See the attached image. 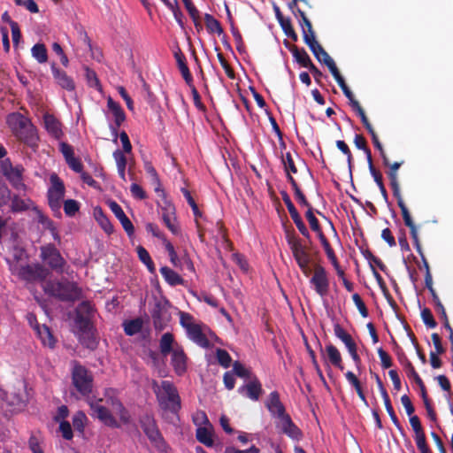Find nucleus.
I'll use <instances>...</instances> for the list:
<instances>
[{"mask_svg": "<svg viewBox=\"0 0 453 453\" xmlns=\"http://www.w3.org/2000/svg\"><path fill=\"white\" fill-rule=\"evenodd\" d=\"M160 273L165 280L173 287L182 285L184 282V280L175 271L169 268L168 266L161 267Z\"/></svg>", "mask_w": 453, "mask_h": 453, "instance_id": "obj_32", "label": "nucleus"}, {"mask_svg": "<svg viewBox=\"0 0 453 453\" xmlns=\"http://www.w3.org/2000/svg\"><path fill=\"white\" fill-rule=\"evenodd\" d=\"M94 378L91 372L83 365L75 364L72 371V383L78 393L88 400L93 399L90 395L93 390Z\"/></svg>", "mask_w": 453, "mask_h": 453, "instance_id": "obj_4", "label": "nucleus"}, {"mask_svg": "<svg viewBox=\"0 0 453 453\" xmlns=\"http://www.w3.org/2000/svg\"><path fill=\"white\" fill-rule=\"evenodd\" d=\"M310 284L319 296L324 297L327 296L330 282L328 273L324 266L319 264L314 265L313 273L310 279Z\"/></svg>", "mask_w": 453, "mask_h": 453, "instance_id": "obj_7", "label": "nucleus"}, {"mask_svg": "<svg viewBox=\"0 0 453 453\" xmlns=\"http://www.w3.org/2000/svg\"><path fill=\"white\" fill-rule=\"evenodd\" d=\"M20 273L27 280H43L45 278V273L42 266L27 265L22 267Z\"/></svg>", "mask_w": 453, "mask_h": 453, "instance_id": "obj_31", "label": "nucleus"}, {"mask_svg": "<svg viewBox=\"0 0 453 453\" xmlns=\"http://www.w3.org/2000/svg\"><path fill=\"white\" fill-rule=\"evenodd\" d=\"M217 58H218L222 68L224 69L226 76L229 79L234 80L235 78V73H234V69L230 66V65L227 63V61L226 60L224 55L221 52H218Z\"/></svg>", "mask_w": 453, "mask_h": 453, "instance_id": "obj_58", "label": "nucleus"}, {"mask_svg": "<svg viewBox=\"0 0 453 453\" xmlns=\"http://www.w3.org/2000/svg\"><path fill=\"white\" fill-rule=\"evenodd\" d=\"M80 210V203L74 199H67L64 202V211L66 216L73 217Z\"/></svg>", "mask_w": 453, "mask_h": 453, "instance_id": "obj_49", "label": "nucleus"}, {"mask_svg": "<svg viewBox=\"0 0 453 453\" xmlns=\"http://www.w3.org/2000/svg\"><path fill=\"white\" fill-rule=\"evenodd\" d=\"M32 56L41 64L48 60L47 49L42 43H36L33 46Z\"/></svg>", "mask_w": 453, "mask_h": 453, "instance_id": "obj_43", "label": "nucleus"}, {"mask_svg": "<svg viewBox=\"0 0 453 453\" xmlns=\"http://www.w3.org/2000/svg\"><path fill=\"white\" fill-rule=\"evenodd\" d=\"M107 107L111 111L114 122L117 126H121L126 120V113L122 109L121 105L115 102L111 96L107 99Z\"/></svg>", "mask_w": 453, "mask_h": 453, "instance_id": "obj_28", "label": "nucleus"}, {"mask_svg": "<svg viewBox=\"0 0 453 453\" xmlns=\"http://www.w3.org/2000/svg\"><path fill=\"white\" fill-rule=\"evenodd\" d=\"M45 294L63 302H74L81 298L82 291L76 283L65 281H45L43 286Z\"/></svg>", "mask_w": 453, "mask_h": 453, "instance_id": "obj_2", "label": "nucleus"}, {"mask_svg": "<svg viewBox=\"0 0 453 453\" xmlns=\"http://www.w3.org/2000/svg\"><path fill=\"white\" fill-rule=\"evenodd\" d=\"M196 440L207 447L213 445V440L211 431L204 426H199L196 432Z\"/></svg>", "mask_w": 453, "mask_h": 453, "instance_id": "obj_39", "label": "nucleus"}, {"mask_svg": "<svg viewBox=\"0 0 453 453\" xmlns=\"http://www.w3.org/2000/svg\"><path fill=\"white\" fill-rule=\"evenodd\" d=\"M397 356L400 364L406 370V373L409 378H412L414 381H416L417 379H421L418 373L416 372L413 365L411 364V362L409 360V358L406 357L403 350L399 351L397 353Z\"/></svg>", "mask_w": 453, "mask_h": 453, "instance_id": "obj_33", "label": "nucleus"}, {"mask_svg": "<svg viewBox=\"0 0 453 453\" xmlns=\"http://www.w3.org/2000/svg\"><path fill=\"white\" fill-rule=\"evenodd\" d=\"M377 352L383 369H388L393 365L392 358L388 352H386L382 348H379Z\"/></svg>", "mask_w": 453, "mask_h": 453, "instance_id": "obj_61", "label": "nucleus"}, {"mask_svg": "<svg viewBox=\"0 0 453 453\" xmlns=\"http://www.w3.org/2000/svg\"><path fill=\"white\" fill-rule=\"evenodd\" d=\"M281 198L284 202V203L287 206V209L290 214L291 219L299 215V212L297 211L296 208L295 207L294 203H292L288 194L286 191L280 192Z\"/></svg>", "mask_w": 453, "mask_h": 453, "instance_id": "obj_59", "label": "nucleus"}, {"mask_svg": "<svg viewBox=\"0 0 453 453\" xmlns=\"http://www.w3.org/2000/svg\"><path fill=\"white\" fill-rule=\"evenodd\" d=\"M352 300H353L355 305L357 306L358 311L360 312L361 316L363 318L368 317V315H369L368 310L365 306V303L362 300L361 296L357 293H355L352 296Z\"/></svg>", "mask_w": 453, "mask_h": 453, "instance_id": "obj_60", "label": "nucleus"}, {"mask_svg": "<svg viewBox=\"0 0 453 453\" xmlns=\"http://www.w3.org/2000/svg\"><path fill=\"white\" fill-rule=\"evenodd\" d=\"M41 257L52 270L58 273L63 272L64 266L66 264L65 260L53 244L42 246L41 248Z\"/></svg>", "mask_w": 453, "mask_h": 453, "instance_id": "obj_9", "label": "nucleus"}, {"mask_svg": "<svg viewBox=\"0 0 453 453\" xmlns=\"http://www.w3.org/2000/svg\"><path fill=\"white\" fill-rule=\"evenodd\" d=\"M238 392L252 401H257L263 393V389L260 381L257 377H255L247 384L240 387L238 388Z\"/></svg>", "mask_w": 453, "mask_h": 453, "instance_id": "obj_20", "label": "nucleus"}, {"mask_svg": "<svg viewBox=\"0 0 453 453\" xmlns=\"http://www.w3.org/2000/svg\"><path fill=\"white\" fill-rule=\"evenodd\" d=\"M421 318L424 324L429 328H434L437 323L432 314V311L428 308H424L421 311Z\"/></svg>", "mask_w": 453, "mask_h": 453, "instance_id": "obj_56", "label": "nucleus"}, {"mask_svg": "<svg viewBox=\"0 0 453 453\" xmlns=\"http://www.w3.org/2000/svg\"><path fill=\"white\" fill-rule=\"evenodd\" d=\"M305 217L310 224L311 229L314 231L317 234V235L319 234V233H323L319 223V220L315 217L312 207L307 210Z\"/></svg>", "mask_w": 453, "mask_h": 453, "instance_id": "obj_48", "label": "nucleus"}, {"mask_svg": "<svg viewBox=\"0 0 453 453\" xmlns=\"http://www.w3.org/2000/svg\"><path fill=\"white\" fill-rule=\"evenodd\" d=\"M95 218L105 233L110 234L113 232L114 228L112 224L104 215L101 208L95 210Z\"/></svg>", "mask_w": 453, "mask_h": 453, "instance_id": "obj_40", "label": "nucleus"}, {"mask_svg": "<svg viewBox=\"0 0 453 453\" xmlns=\"http://www.w3.org/2000/svg\"><path fill=\"white\" fill-rule=\"evenodd\" d=\"M336 146L344 155H346L348 165L349 171H351L353 157L348 144L344 141L339 140L336 142Z\"/></svg>", "mask_w": 453, "mask_h": 453, "instance_id": "obj_57", "label": "nucleus"}, {"mask_svg": "<svg viewBox=\"0 0 453 453\" xmlns=\"http://www.w3.org/2000/svg\"><path fill=\"white\" fill-rule=\"evenodd\" d=\"M24 168L21 165L4 166L3 168V174L5 176L11 186L18 192H26L27 189V185L23 180Z\"/></svg>", "mask_w": 453, "mask_h": 453, "instance_id": "obj_11", "label": "nucleus"}, {"mask_svg": "<svg viewBox=\"0 0 453 453\" xmlns=\"http://www.w3.org/2000/svg\"><path fill=\"white\" fill-rule=\"evenodd\" d=\"M299 24L302 27V33L303 37V42L310 49H314L319 46L317 45V40L315 37V32L312 28L311 22L307 18V16H303V19H299Z\"/></svg>", "mask_w": 453, "mask_h": 453, "instance_id": "obj_21", "label": "nucleus"}, {"mask_svg": "<svg viewBox=\"0 0 453 453\" xmlns=\"http://www.w3.org/2000/svg\"><path fill=\"white\" fill-rule=\"evenodd\" d=\"M94 309L89 301L81 302L76 308V315H81L83 318H89L91 319Z\"/></svg>", "mask_w": 453, "mask_h": 453, "instance_id": "obj_47", "label": "nucleus"}, {"mask_svg": "<svg viewBox=\"0 0 453 453\" xmlns=\"http://www.w3.org/2000/svg\"><path fill=\"white\" fill-rule=\"evenodd\" d=\"M287 242L293 256L307 248V246L302 242V240L295 234H288Z\"/></svg>", "mask_w": 453, "mask_h": 453, "instance_id": "obj_41", "label": "nucleus"}, {"mask_svg": "<svg viewBox=\"0 0 453 453\" xmlns=\"http://www.w3.org/2000/svg\"><path fill=\"white\" fill-rule=\"evenodd\" d=\"M136 251L139 259L147 266L149 272L153 273L155 272V265L147 250L144 247L139 245L136 248Z\"/></svg>", "mask_w": 453, "mask_h": 453, "instance_id": "obj_42", "label": "nucleus"}, {"mask_svg": "<svg viewBox=\"0 0 453 453\" xmlns=\"http://www.w3.org/2000/svg\"><path fill=\"white\" fill-rule=\"evenodd\" d=\"M398 206L401 209V212H402V216H403L404 224L410 229V234L411 235V238L414 241V244L416 246L417 251L419 254H421L422 250H421V246H420L419 240H418V237L417 226H416L415 223L412 220L411 213H410V211H409V210H408V208H407V206H406L404 202L399 201V205Z\"/></svg>", "mask_w": 453, "mask_h": 453, "instance_id": "obj_16", "label": "nucleus"}, {"mask_svg": "<svg viewBox=\"0 0 453 453\" xmlns=\"http://www.w3.org/2000/svg\"><path fill=\"white\" fill-rule=\"evenodd\" d=\"M37 334L44 346H48L50 348H54L55 346V339L53 337V334H51L50 328L42 325V326H36Z\"/></svg>", "mask_w": 453, "mask_h": 453, "instance_id": "obj_34", "label": "nucleus"}, {"mask_svg": "<svg viewBox=\"0 0 453 453\" xmlns=\"http://www.w3.org/2000/svg\"><path fill=\"white\" fill-rule=\"evenodd\" d=\"M111 405L119 415L120 421L123 424H128L131 420V416L123 403L119 399H111Z\"/></svg>", "mask_w": 453, "mask_h": 453, "instance_id": "obj_37", "label": "nucleus"}, {"mask_svg": "<svg viewBox=\"0 0 453 453\" xmlns=\"http://www.w3.org/2000/svg\"><path fill=\"white\" fill-rule=\"evenodd\" d=\"M279 23H280L283 32L285 33V35L288 37H289L291 40H293L294 42H296L298 39V36L292 26L291 19L289 18H287L284 20L280 19Z\"/></svg>", "mask_w": 453, "mask_h": 453, "instance_id": "obj_46", "label": "nucleus"}, {"mask_svg": "<svg viewBox=\"0 0 453 453\" xmlns=\"http://www.w3.org/2000/svg\"><path fill=\"white\" fill-rule=\"evenodd\" d=\"M151 318L156 331L164 330L171 319L167 308L161 303H156L153 311H151Z\"/></svg>", "mask_w": 453, "mask_h": 453, "instance_id": "obj_13", "label": "nucleus"}, {"mask_svg": "<svg viewBox=\"0 0 453 453\" xmlns=\"http://www.w3.org/2000/svg\"><path fill=\"white\" fill-rule=\"evenodd\" d=\"M6 123L12 133L29 147H37L39 137L31 121L19 112H12L7 116Z\"/></svg>", "mask_w": 453, "mask_h": 453, "instance_id": "obj_1", "label": "nucleus"}, {"mask_svg": "<svg viewBox=\"0 0 453 453\" xmlns=\"http://www.w3.org/2000/svg\"><path fill=\"white\" fill-rule=\"evenodd\" d=\"M288 182L290 183V185L294 190L295 196H296V200L298 201V203L301 205L307 207V210L311 208L312 207L311 204L306 199L304 194L300 189L296 180L294 179L293 176H288Z\"/></svg>", "mask_w": 453, "mask_h": 453, "instance_id": "obj_38", "label": "nucleus"}, {"mask_svg": "<svg viewBox=\"0 0 453 453\" xmlns=\"http://www.w3.org/2000/svg\"><path fill=\"white\" fill-rule=\"evenodd\" d=\"M172 354L171 364L175 373L179 376L183 375L187 371V355L182 346H175V349Z\"/></svg>", "mask_w": 453, "mask_h": 453, "instance_id": "obj_17", "label": "nucleus"}, {"mask_svg": "<svg viewBox=\"0 0 453 453\" xmlns=\"http://www.w3.org/2000/svg\"><path fill=\"white\" fill-rule=\"evenodd\" d=\"M369 134L372 137V141L374 147L380 151V157H382L383 164L388 165V157L387 156V154L383 149V146L379 140V137H378L376 132L372 131Z\"/></svg>", "mask_w": 453, "mask_h": 453, "instance_id": "obj_54", "label": "nucleus"}, {"mask_svg": "<svg viewBox=\"0 0 453 453\" xmlns=\"http://www.w3.org/2000/svg\"><path fill=\"white\" fill-rule=\"evenodd\" d=\"M188 338L196 343L198 346L207 349L210 347V342L206 335L203 333L201 326L198 324L190 326L187 331Z\"/></svg>", "mask_w": 453, "mask_h": 453, "instance_id": "obj_24", "label": "nucleus"}, {"mask_svg": "<svg viewBox=\"0 0 453 453\" xmlns=\"http://www.w3.org/2000/svg\"><path fill=\"white\" fill-rule=\"evenodd\" d=\"M289 50L293 54L296 61L303 67L309 68L313 63L303 48H298L296 45H293Z\"/></svg>", "mask_w": 453, "mask_h": 453, "instance_id": "obj_30", "label": "nucleus"}, {"mask_svg": "<svg viewBox=\"0 0 453 453\" xmlns=\"http://www.w3.org/2000/svg\"><path fill=\"white\" fill-rule=\"evenodd\" d=\"M234 373L240 378H250V372L246 369L239 361L233 364Z\"/></svg>", "mask_w": 453, "mask_h": 453, "instance_id": "obj_62", "label": "nucleus"}, {"mask_svg": "<svg viewBox=\"0 0 453 453\" xmlns=\"http://www.w3.org/2000/svg\"><path fill=\"white\" fill-rule=\"evenodd\" d=\"M102 401V399L96 400V398L88 400V403L92 411L91 415L98 418L102 423L109 427L119 428V422H118V420L113 417L109 409L101 404Z\"/></svg>", "mask_w": 453, "mask_h": 453, "instance_id": "obj_8", "label": "nucleus"}, {"mask_svg": "<svg viewBox=\"0 0 453 453\" xmlns=\"http://www.w3.org/2000/svg\"><path fill=\"white\" fill-rule=\"evenodd\" d=\"M11 211L13 213L26 211L30 209L32 200L28 197H22L19 195H11Z\"/></svg>", "mask_w": 453, "mask_h": 453, "instance_id": "obj_27", "label": "nucleus"}, {"mask_svg": "<svg viewBox=\"0 0 453 453\" xmlns=\"http://www.w3.org/2000/svg\"><path fill=\"white\" fill-rule=\"evenodd\" d=\"M175 346L180 345L175 342L172 333L167 332L162 334L159 340V350L164 357L173 353L175 349Z\"/></svg>", "mask_w": 453, "mask_h": 453, "instance_id": "obj_26", "label": "nucleus"}, {"mask_svg": "<svg viewBox=\"0 0 453 453\" xmlns=\"http://www.w3.org/2000/svg\"><path fill=\"white\" fill-rule=\"evenodd\" d=\"M42 439L36 434H31L28 440V447L33 453H44L42 447Z\"/></svg>", "mask_w": 453, "mask_h": 453, "instance_id": "obj_52", "label": "nucleus"}, {"mask_svg": "<svg viewBox=\"0 0 453 453\" xmlns=\"http://www.w3.org/2000/svg\"><path fill=\"white\" fill-rule=\"evenodd\" d=\"M334 335L340 339L347 348L352 360L356 365L361 364V358L357 353V346L352 336L338 323L334 326Z\"/></svg>", "mask_w": 453, "mask_h": 453, "instance_id": "obj_10", "label": "nucleus"}, {"mask_svg": "<svg viewBox=\"0 0 453 453\" xmlns=\"http://www.w3.org/2000/svg\"><path fill=\"white\" fill-rule=\"evenodd\" d=\"M108 205L115 215V217L119 220L122 227L129 237H132L134 234V226L128 217L124 212L121 206L115 201H110Z\"/></svg>", "mask_w": 453, "mask_h": 453, "instance_id": "obj_14", "label": "nucleus"}, {"mask_svg": "<svg viewBox=\"0 0 453 453\" xmlns=\"http://www.w3.org/2000/svg\"><path fill=\"white\" fill-rule=\"evenodd\" d=\"M282 164L284 165V169L287 173V179L288 180V176H292L291 173H296L297 168L295 165L294 159L290 152H287L284 156H282Z\"/></svg>", "mask_w": 453, "mask_h": 453, "instance_id": "obj_45", "label": "nucleus"}, {"mask_svg": "<svg viewBox=\"0 0 453 453\" xmlns=\"http://www.w3.org/2000/svg\"><path fill=\"white\" fill-rule=\"evenodd\" d=\"M75 326L78 328L80 338L81 339L84 336H87L88 341V342H83L87 347L94 348L96 346V342L94 339L90 337L91 331V322L89 318H83L81 315H76L74 319Z\"/></svg>", "mask_w": 453, "mask_h": 453, "instance_id": "obj_19", "label": "nucleus"}, {"mask_svg": "<svg viewBox=\"0 0 453 453\" xmlns=\"http://www.w3.org/2000/svg\"><path fill=\"white\" fill-rule=\"evenodd\" d=\"M276 426L292 440L300 441L303 438L301 429L293 422L288 414L279 418Z\"/></svg>", "mask_w": 453, "mask_h": 453, "instance_id": "obj_12", "label": "nucleus"}, {"mask_svg": "<svg viewBox=\"0 0 453 453\" xmlns=\"http://www.w3.org/2000/svg\"><path fill=\"white\" fill-rule=\"evenodd\" d=\"M11 200V189L0 180V208L7 205Z\"/></svg>", "mask_w": 453, "mask_h": 453, "instance_id": "obj_50", "label": "nucleus"}, {"mask_svg": "<svg viewBox=\"0 0 453 453\" xmlns=\"http://www.w3.org/2000/svg\"><path fill=\"white\" fill-rule=\"evenodd\" d=\"M216 357L219 364L221 366L224 368H228L230 366L232 358L226 350L223 349H218L216 350Z\"/></svg>", "mask_w": 453, "mask_h": 453, "instance_id": "obj_53", "label": "nucleus"}, {"mask_svg": "<svg viewBox=\"0 0 453 453\" xmlns=\"http://www.w3.org/2000/svg\"><path fill=\"white\" fill-rule=\"evenodd\" d=\"M318 237L321 242V245L323 246V248L325 250L326 255L327 258L329 259V261L332 264H336L337 257H336L334 250L332 249L328 240L325 236L324 233H319V234H318Z\"/></svg>", "mask_w": 453, "mask_h": 453, "instance_id": "obj_44", "label": "nucleus"}, {"mask_svg": "<svg viewBox=\"0 0 453 453\" xmlns=\"http://www.w3.org/2000/svg\"><path fill=\"white\" fill-rule=\"evenodd\" d=\"M143 322L140 318L127 320L123 323L124 332L128 336H133L142 329Z\"/></svg>", "mask_w": 453, "mask_h": 453, "instance_id": "obj_35", "label": "nucleus"}, {"mask_svg": "<svg viewBox=\"0 0 453 453\" xmlns=\"http://www.w3.org/2000/svg\"><path fill=\"white\" fill-rule=\"evenodd\" d=\"M296 264H302V263H311V255L309 252L308 247L303 250L302 251H299L296 255L293 256Z\"/></svg>", "mask_w": 453, "mask_h": 453, "instance_id": "obj_64", "label": "nucleus"}, {"mask_svg": "<svg viewBox=\"0 0 453 453\" xmlns=\"http://www.w3.org/2000/svg\"><path fill=\"white\" fill-rule=\"evenodd\" d=\"M181 191H182L183 196L186 198L188 203L190 205V207L192 209V211L194 213L196 220H197L198 218L202 217V213L199 211L198 205L196 204V201L194 200L190 192L188 189L182 188Z\"/></svg>", "mask_w": 453, "mask_h": 453, "instance_id": "obj_51", "label": "nucleus"}, {"mask_svg": "<svg viewBox=\"0 0 453 453\" xmlns=\"http://www.w3.org/2000/svg\"><path fill=\"white\" fill-rule=\"evenodd\" d=\"M265 406L272 416L278 419L288 414L277 391L270 393Z\"/></svg>", "mask_w": 453, "mask_h": 453, "instance_id": "obj_18", "label": "nucleus"}, {"mask_svg": "<svg viewBox=\"0 0 453 453\" xmlns=\"http://www.w3.org/2000/svg\"><path fill=\"white\" fill-rule=\"evenodd\" d=\"M174 58L177 62L178 68L183 79L185 80L187 85H191V82L193 81V77L187 65L186 57L180 48H178V50L174 51Z\"/></svg>", "mask_w": 453, "mask_h": 453, "instance_id": "obj_25", "label": "nucleus"}, {"mask_svg": "<svg viewBox=\"0 0 453 453\" xmlns=\"http://www.w3.org/2000/svg\"><path fill=\"white\" fill-rule=\"evenodd\" d=\"M14 2L16 5L24 6L32 13H37L39 12L38 5L35 0H14Z\"/></svg>", "mask_w": 453, "mask_h": 453, "instance_id": "obj_63", "label": "nucleus"}, {"mask_svg": "<svg viewBox=\"0 0 453 453\" xmlns=\"http://www.w3.org/2000/svg\"><path fill=\"white\" fill-rule=\"evenodd\" d=\"M204 22L208 33L218 34L219 35L224 34L220 22L218 19H216L212 15L205 13Z\"/></svg>", "mask_w": 453, "mask_h": 453, "instance_id": "obj_36", "label": "nucleus"}, {"mask_svg": "<svg viewBox=\"0 0 453 453\" xmlns=\"http://www.w3.org/2000/svg\"><path fill=\"white\" fill-rule=\"evenodd\" d=\"M403 162L402 161V162H395V163L391 164L390 161L388 160V165H385L386 166H388L389 168L387 173H388V179L390 180V186H391V188L393 191V196L397 200V205H399V201L404 202L403 199V196L401 195L398 176H397V171L400 168V166L403 165Z\"/></svg>", "mask_w": 453, "mask_h": 453, "instance_id": "obj_15", "label": "nucleus"}, {"mask_svg": "<svg viewBox=\"0 0 453 453\" xmlns=\"http://www.w3.org/2000/svg\"><path fill=\"white\" fill-rule=\"evenodd\" d=\"M51 71L56 82L62 88L67 91H73L75 89V83L73 80L68 76L65 71L58 68L54 63L51 65Z\"/></svg>", "mask_w": 453, "mask_h": 453, "instance_id": "obj_23", "label": "nucleus"}, {"mask_svg": "<svg viewBox=\"0 0 453 453\" xmlns=\"http://www.w3.org/2000/svg\"><path fill=\"white\" fill-rule=\"evenodd\" d=\"M159 406L177 414L181 408L180 397L174 384L169 380H163L161 386L154 390Z\"/></svg>", "mask_w": 453, "mask_h": 453, "instance_id": "obj_3", "label": "nucleus"}, {"mask_svg": "<svg viewBox=\"0 0 453 453\" xmlns=\"http://www.w3.org/2000/svg\"><path fill=\"white\" fill-rule=\"evenodd\" d=\"M140 425L152 446L158 452L166 453L168 449V444L159 431L155 419L149 415H145L140 418Z\"/></svg>", "mask_w": 453, "mask_h": 453, "instance_id": "obj_5", "label": "nucleus"}, {"mask_svg": "<svg viewBox=\"0 0 453 453\" xmlns=\"http://www.w3.org/2000/svg\"><path fill=\"white\" fill-rule=\"evenodd\" d=\"M50 182L51 187L48 189L47 192L48 203L54 215L60 217V209L65 193V185L57 174H52L50 176Z\"/></svg>", "mask_w": 453, "mask_h": 453, "instance_id": "obj_6", "label": "nucleus"}, {"mask_svg": "<svg viewBox=\"0 0 453 453\" xmlns=\"http://www.w3.org/2000/svg\"><path fill=\"white\" fill-rule=\"evenodd\" d=\"M231 32L236 43L237 51L241 54L243 53L245 51V44L239 29L234 24H231Z\"/></svg>", "mask_w": 453, "mask_h": 453, "instance_id": "obj_55", "label": "nucleus"}, {"mask_svg": "<svg viewBox=\"0 0 453 453\" xmlns=\"http://www.w3.org/2000/svg\"><path fill=\"white\" fill-rule=\"evenodd\" d=\"M325 349L330 364L342 371L344 366L339 349L332 343L327 344Z\"/></svg>", "mask_w": 453, "mask_h": 453, "instance_id": "obj_29", "label": "nucleus"}, {"mask_svg": "<svg viewBox=\"0 0 453 453\" xmlns=\"http://www.w3.org/2000/svg\"><path fill=\"white\" fill-rule=\"evenodd\" d=\"M43 124L47 132L55 139H60L63 136L62 124L52 114L46 113L43 116Z\"/></svg>", "mask_w": 453, "mask_h": 453, "instance_id": "obj_22", "label": "nucleus"}]
</instances>
